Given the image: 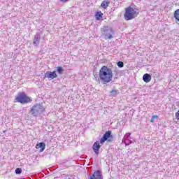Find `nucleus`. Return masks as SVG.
Instances as JSON below:
<instances>
[{"label":"nucleus","instance_id":"3","mask_svg":"<svg viewBox=\"0 0 179 179\" xmlns=\"http://www.w3.org/2000/svg\"><path fill=\"white\" fill-rule=\"evenodd\" d=\"M15 101L17 103H20L21 104H27V103H31L33 100L30 96H28L26 93L20 92L17 94L15 98Z\"/></svg>","mask_w":179,"mask_h":179},{"label":"nucleus","instance_id":"6","mask_svg":"<svg viewBox=\"0 0 179 179\" xmlns=\"http://www.w3.org/2000/svg\"><path fill=\"white\" fill-rule=\"evenodd\" d=\"M112 131L108 130L106 131L102 138L100 139L99 143L101 145H104V143L107 141V142L111 143L114 141V136H113Z\"/></svg>","mask_w":179,"mask_h":179},{"label":"nucleus","instance_id":"18","mask_svg":"<svg viewBox=\"0 0 179 179\" xmlns=\"http://www.w3.org/2000/svg\"><path fill=\"white\" fill-rule=\"evenodd\" d=\"M57 72L59 73V75H62V73H64V69L61 66H58L57 69Z\"/></svg>","mask_w":179,"mask_h":179},{"label":"nucleus","instance_id":"23","mask_svg":"<svg viewBox=\"0 0 179 179\" xmlns=\"http://www.w3.org/2000/svg\"><path fill=\"white\" fill-rule=\"evenodd\" d=\"M61 1V2H68V1H69V0H60Z\"/></svg>","mask_w":179,"mask_h":179},{"label":"nucleus","instance_id":"21","mask_svg":"<svg viewBox=\"0 0 179 179\" xmlns=\"http://www.w3.org/2000/svg\"><path fill=\"white\" fill-rule=\"evenodd\" d=\"M176 117L179 120V110L176 113Z\"/></svg>","mask_w":179,"mask_h":179},{"label":"nucleus","instance_id":"1","mask_svg":"<svg viewBox=\"0 0 179 179\" xmlns=\"http://www.w3.org/2000/svg\"><path fill=\"white\" fill-rule=\"evenodd\" d=\"M99 79L103 83H110L113 80V70L107 66H103L99 70Z\"/></svg>","mask_w":179,"mask_h":179},{"label":"nucleus","instance_id":"8","mask_svg":"<svg viewBox=\"0 0 179 179\" xmlns=\"http://www.w3.org/2000/svg\"><path fill=\"white\" fill-rule=\"evenodd\" d=\"M90 179H103L101 171L97 170L96 171L94 172V173L90 176Z\"/></svg>","mask_w":179,"mask_h":179},{"label":"nucleus","instance_id":"5","mask_svg":"<svg viewBox=\"0 0 179 179\" xmlns=\"http://www.w3.org/2000/svg\"><path fill=\"white\" fill-rule=\"evenodd\" d=\"M136 16H138V14L134 8L129 6L125 8L124 17L126 20H132V19H135Z\"/></svg>","mask_w":179,"mask_h":179},{"label":"nucleus","instance_id":"4","mask_svg":"<svg viewBox=\"0 0 179 179\" xmlns=\"http://www.w3.org/2000/svg\"><path fill=\"white\" fill-rule=\"evenodd\" d=\"M44 111H45V108H44L43 104L36 103L31 107L30 113L33 117H37L38 114H41Z\"/></svg>","mask_w":179,"mask_h":179},{"label":"nucleus","instance_id":"22","mask_svg":"<svg viewBox=\"0 0 179 179\" xmlns=\"http://www.w3.org/2000/svg\"><path fill=\"white\" fill-rule=\"evenodd\" d=\"M152 117L155 120V118H159V116L158 115H153Z\"/></svg>","mask_w":179,"mask_h":179},{"label":"nucleus","instance_id":"12","mask_svg":"<svg viewBox=\"0 0 179 179\" xmlns=\"http://www.w3.org/2000/svg\"><path fill=\"white\" fill-rule=\"evenodd\" d=\"M34 45H38L40 44V34L37 33L34 38L33 41Z\"/></svg>","mask_w":179,"mask_h":179},{"label":"nucleus","instance_id":"7","mask_svg":"<svg viewBox=\"0 0 179 179\" xmlns=\"http://www.w3.org/2000/svg\"><path fill=\"white\" fill-rule=\"evenodd\" d=\"M100 148H101V145H100V142H99V141H95L92 145V150L96 156H99Z\"/></svg>","mask_w":179,"mask_h":179},{"label":"nucleus","instance_id":"16","mask_svg":"<svg viewBox=\"0 0 179 179\" xmlns=\"http://www.w3.org/2000/svg\"><path fill=\"white\" fill-rule=\"evenodd\" d=\"M174 18L177 22H179V9L176 10L173 14Z\"/></svg>","mask_w":179,"mask_h":179},{"label":"nucleus","instance_id":"9","mask_svg":"<svg viewBox=\"0 0 179 179\" xmlns=\"http://www.w3.org/2000/svg\"><path fill=\"white\" fill-rule=\"evenodd\" d=\"M45 77L48 79H55V78H58V75H57V71H47L45 73Z\"/></svg>","mask_w":179,"mask_h":179},{"label":"nucleus","instance_id":"13","mask_svg":"<svg viewBox=\"0 0 179 179\" xmlns=\"http://www.w3.org/2000/svg\"><path fill=\"white\" fill-rule=\"evenodd\" d=\"M129 136H131V133H127L124 136V143L126 145H129L128 142H129Z\"/></svg>","mask_w":179,"mask_h":179},{"label":"nucleus","instance_id":"10","mask_svg":"<svg viewBox=\"0 0 179 179\" xmlns=\"http://www.w3.org/2000/svg\"><path fill=\"white\" fill-rule=\"evenodd\" d=\"M36 149H39V152H44V150L45 149V143L43 142L37 143L36 145Z\"/></svg>","mask_w":179,"mask_h":179},{"label":"nucleus","instance_id":"15","mask_svg":"<svg viewBox=\"0 0 179 179\" xmlns=\"http://www.w3.org/2000/svg\"><path fill=\"white\" fill-rule=\"evenodd\" d=\"M95 16H96V20H100V19L103 17V13H101V11H98L96 12Z\"/></svg>","mask_w":179,"mask_h":179},{"label":"nucleus","instance_id":"11","mask_svg":"<svg viewBox=\"0 0 179 179\" xmlns=\"http://www.w3.org/2000/svg\"><path fill=\"white\" fill-rule=\"evenodd\" d=\"M143 80L145 83H149V82L152 80V76H150L149 73L144 74L143 76Z\"/></svg>","mask_w":179,"mask_h":179},{"label":"nucleus","instance_id":"24","mask_svg":"<svg viewBox=\"0 0 179 179\" xmlns=\"http://www.w3.org/2000/svg\"><path fill=\"white\" fill-rule=\"evenodd\" d=\"M155 122V119L153 117L151 118V122Z\"/></svg>","mask_w":179,"mask_h":179},{"label":"nucleus","instance_id":"19","mask_svg":"<svg viewBox=\"0 0 179 179\" xmlns=\"http://www.w3.org/2000/svg\"><path fill=\"white\" fill-rule=\"evenodd\" d=\"M117 65L119 68H124V62H117Z\"/></svg>","mask_w":179,"mask_h":179},{"label":"nucleus","instance_id":"20","mask_svg":"<svg viewBox=\"0 0 179 179\" xmlns=\"http://www.w3.org/2000/svg\"><path fill=\"white\" fill-rule=\"evenodd\" d=\"M15 174H22V169L20 168H17L15 169Z\"/></svg>","mask_w":179,"mask_h":179},{"label":"nucleus","instance_id":"17","mask_svg":"<svg viewBox=\"0 0 179 179\" xmlns=\"http://www.w3.org/2000/svg\"><path fill=\"white\" fill-rule=\"evenodd\" d=\"M110 94L112 97H115V96L118 94V91H117L115 89H113L110 92Z\"/></svg>","mask_w":179,"mask_h":179},{"label":"nucleus","instance_id":"2","mask_svg":"<svg viewBox=\"0 0 179 179\" xmlns=\"http://www.w3.org/2000/svg\"><path fill=\"white\" fill-rule=\"evenodd\" d=\"M101 33L102 37H103L105 40H111V38H114V34H115L113 27L108 26L101 28Z\"/></svg>","mask_w":179,"mask_h":179},{"label":"nucleus","instance_id":"14","mask_svg":"<svg viewBox=\"0 0 179 179\" xmlns=\"http://www.w3.org/2000/svg\"><path fill=\"white\" fill-rule=\"evenodd\" d=\"M110 4V2H108L107 0H104L101 4V6L103 8V9H107L108 8V5Z\"/></svg>","mask_w":179,"mask_h":179}]
</instances>
